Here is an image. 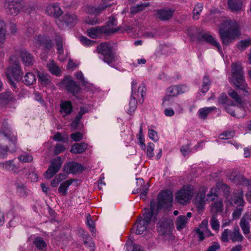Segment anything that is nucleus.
Returning a JSON list of instances; mask_svg holds the SVG:
<instances>
[{"mask_svg": "<svg viewBox=\"0 0 251 251\" xmlns=\"http://www.w3.org/2000/svg\"><path fill=\"white\" fill-rule=\"evenodd\" d=\"M188 221V218L184 215H180L176 218V226L178 230H180L185 227Z\"/></svg>", "mask_w": 251, "mask_h": 251, "instance_id": "nucleus-32", "label": "nucleus"}, {"mask_svg": "<svg viewBox=\"0 0 251 251\" xmlns=\"http://www.w3.org/2000/svg\"><path fill=\"white\" fill-rule=\"evenodd\" d=\"M251 221V215L246 214L242 217L240 222V226L244 234L250 233V222Z\"/></svg>", "mask_w": 251, "mask_h": 251, "instance_id": "nucleus-23", "label": "nucleus"}, {"mask_svg": "<svg viewBox=\"0 0 251 251\" xmlns=\"http://www.w3.org/2000/svg\"><path fill=\"white\" fill-rule=\"evenodd\" d=\"M88 144L85 142L75 143L71 148L70 151L74 154L82 153L87 149Z\"/></svg>", "mask_w": 251, "mask_h": 251, "instance_id": "nucleus-26", "label": "nucleus"}, {"mask_svg": "<svg viewBox=\"0 0 251 251\" xmlns=\"http://www.w3.org/2000/svg\"><path fill=\"white\" fill-rule=\"evenodd\" d=\"M206 188L204 187H201L199 189L195 198V204L199 211L203 209L205 201H208L206 199Z\"/></svg>", "mask_w": 251, "mask_h": 251, "instance_id": "nucleus-19", "label": "nucleus"}, {"mask_svg": "<svg viewBox=\"0 0 251 251\" xmlns=\"http://www.w3.org/2000/svg\"><path fill=\"white\" fill-rule=\"evenodd\" d=\"M137 222L136 234H142L147 230L149 224L147 222L141 220V217L137 218Z\"/></svg>", "mask_w": 251, "mask_h": 251, "instance_id": "nucleus-30", "label": "nucleus"}, {"mask_svg": "<svg viewBox=\"0 0 251 251\" xmlns=\"http://www.w3.org/2000/svg\"><path fill=\"white\" fill-rule=\"evenodd\" d=\"M150 4L149 3H143L140 4H137L136 6H133L130 8V12L131 14H135L139 13L143 10L145 8L149 6Z\"/></svg>", "mask_w": 251, "mask_h": 251, "instance_id": "nucleus-42", "label": "nucleus"}, {"mask_svg": "<svg viewBox=\"0 0 251 251\" xmlns=\"http://www.w3.org/2000/svg\"><path fill=\"white\" fill-rule=\"evenodd\" d=\"M65 146L61 144H57L54 147L53 150V153L55 155H57L65 150Z\"/></svg>", "mask_w": 251, "mask_h": 251, "instance_id": "nucleus-59", "label": "nucleus"}, {"mask_svg": "<svg viewBox=\"0 0 251 251\" xmlns=\"http://www.w3.org/2000/svg\"><path fill=\"white\" fill-rule=\"evenodd\" d=\"M188 90L185 85H173L166 89V95L163 99L162 105L165 107L170 106L171 102H173L172 99L179 94L185 93Z\"/></svg>", "mask_w": 251, "mask_h": 251, "instance_id": "nucleus-7", "label": "nucleus"}, {"mask_svg": "<svg viewBox=\"0 0 251 251\" xmlns=\"http://www.w3.org/2000/svg\"><path fill=\"white\" fill-rule=\"evenodd\" d=\"M226 204L231 205L233 204L237 205L236 209L232 213L233 219H239L243 210V207L245 203L243 199V192L242 190L238 192H234L231 200L225 201Z\"/></svg>", "mask_w": 251, "mask_h": 251, "instance_id": "nucleus-5", "label": "nucleus"}, {"mask_svg": "<svg viewBox=\"0 0 251 251\" xmlns=\"http://www.w3.org/2000/svg\"><path fill=\"white\" fill-rule=\"evenodd\" d=\"M232 81L235 86L243 91V95H248L250 92L249 88L245 82L243 68L241 66L233 64L232 66Z\"/></svg>", "mask_w": 251, "mask_h": 251, "instance_id": "nucleus-3", "label": "nucleus"}, {"mask_svg": "<svg viewBox=\"0 0 251 251\" xmlns=\"http://www.w3.org/2000/svg\"><path fill=\"white\" fill-rule=\"evenodd\" d=\"M6 30L4 22L0 21V42H3L5 39Z\"/></svg>", "mask_w": 251, "mask_h": 251, "instance_id": "nucleus-53", "label": "nucleus"}, {"mask_svg": "<svg viewBox=\"0 0 251 251\" xmlns=\"http://www.w3.org/2000/svg\"><path fill=\"white\" fill-rule=\"evenodd\" d=\"M220 189L224 191V195L226 197H228L230 194L229 186L225 183H222L220 185Z\"/></svg>", "mask_w": 251, "mask_h": 251, "instance_id": "nucleus-61", "label": "nucleus"}, {"mask_svg": "<svg viewBox=\"0 0 251 251\" xmlns=\"http://www.w3.org/2000/svg\"><path fill=\"white\" fill-rule=\"evenodd\" d=\"M60 84L68 93H71L74 97L78 99L77 95L80 92L81 88L79 84L75 81L71 76H65Z\"/></svg>", "mask_w": 251, "mask_h": 251, "instance_id": "nucleus-9", "label": "nucleus"}, {"mask_svg": "<svg viewBox=\"0 0 251 251\" xmlns=\"http://www.w3.org/2000/svg\"><path fill=\"white\" fill-rule=\"evenodd\" d=\"M53 139L55 141H61L65 143L67 141V139L63 137L61 133L60 132H57L53 136Z\"/></svg>", "mask_w": 251, "mask_h": 251, "instance_id": "nucleus-64", "label": "nucleus"}, {"mask_svg": "<svg viewBox=\"0 0 251 251\" xmlns=\"http://www.w3.org/2000/svg\"><path fill=\"white\" fill-rule=\"evenodd\" d=\"M80 41L84 46H92L94 45L96 41L90 40L84 36L80 37Z\"/></svg>", "mask_w": 251, "mask_h": 251, "instance_id": "nucleus-57", "label": "nucleus"}, {"mask_svg": "<svg viewBox=\"0 0 251 251\" xmlns=\"http://www.w3.org/2000/svg\"><path fill=\"white\" fill-rule=\"evenodd\" d=\"M111 43L108 42L101 43L97 47L98 52L102 56L100 58L110 66L116 68L115 62L118 60L117 56L112 50Z\"/></svg>", "mask_w": 251, "mask_h": 251, "instance_id": "nucleus-4", "label": "nucleus"}, {"mask_svg": "<svg viewBox=\"0 0 251 251\" xmlns=\"http://www.w3.org/2000/svg\"><path fill=\"white\" fill-rule=\"evenodd\" d=\"M49 71L52 74L58 75L60 73L59 67L55 64L53 61H51L47 65Z\"/></svg>", "mask_w": 251, "mask_h": 251, "instance_id": "nucleus-43", "label": "nucleus"}, {"mask_svg": "<svg viewBox=\"0 0 251 251\" xmlns=\"http://www.w3.org/2000/svg\"><path fill=\"white\" fill-rule=\"evenodd\" d=\"M244 237L241 234L239 227L235 226L233 230L225 229L222 232L221 237V240L224 242H228L231 239L233 242H240L243 241Z\"/></svg>", "mask_w": 251, "mask_h": 251, "instance_id": "nucleus-8", "label": "nucleus"}, {"mask_svg": "<svg viewBox=\"0 0 251 251\" xmlns=\"http://www.w3.org/2000/svg\"><path fill=\"white\" fill-rule=\"evenodd\" d=\"M134 92L136 93V100L140 103H142L144 101V97L146 93V88L145 85L142 84L138 88L137 92L134 90Z\"/></svg>", "mask_w": 251, "mask_h": 251, "instance_id": "nucleus-35", "label": "nucleus"}, {"mask_svg": "<svg viewBox=\"0 0 251 251\" xmlns=\"http://www.w3.org/2000/svg\"><path fill=\"white\" fill-rule=\"evenodd\" d=\"M158 231L162 235L171 231L173 227V221L166 218H162L158 221L156 225Z\"/></svg>", "mask_w": 251, "mask_h": 251, "instance_id": "nucleus-18", "label": "nucleus"}, {"mask_svg": "<svg viewBox=\"0 0 251 251\" xmlns=\"http://www.w3.org/2000/svg\"><path fill=\"white\" fill-rule=\"evenodd\" d=\"M0 168L8 171H14L16 168V166L13 160H10L4 162H0Z\"/></svg>", "mask_w": 251, "mask_h": 251, "instance_id": "nucleus-40", "label": "nucleus"}, {"mask_svg": "<svg viewBox=\"0 0 251 251\" xmlns=\"http://www.w3.org/2000/svg\"><path fill=\"white\" fill-rule=\"evenodd\" d=\"M18 159L20 161L23 162H29L33 160L32 156L28 154L21 155L18 157Z\"/></svg>", "mask_w": 251, "mask_h": 251, "instance_id": "nucleus-56", "label": "nucleus"}, {"mask_svg": "<svg viewBox=\"0 0 251 251\" xmlns=\"http://www.w3.org/2000/svg\"><path fill=\"white\" fill-rule=\"evenodd\" d=\"M6 139L9 140L11 144H13L14 146L15 142L17 140L16 137L12 132L10 127L8 124L7 121L4 120L1 126V130L0 131V141Z\"/></svg>", "mask_w": 251, "mask_h": 251, "instance_id": "nucleus-13", "label": "nucleus"}, {"mask_svg": "<svg viewBox=\"0 0 251 251\" xmlns=\"http://www.w3.org/2000/svg\"><path fill=\"white\" fill-rule=\"evenodd\" d=\"M60 112L65 113L66 115L70 114L73 111L72 102L69 101H64L60 103Z\"/></svg>", "mask_w": 251, "mask_h": 251, "instance_id": "nucleus-31", "label": "nucleus"}, {"mask_svg": "<svg viewBox=\"0 0 251 251\" xmlns=\"http://www.w3.org/2000/svg\"><path fill=\"white\" fill-rule=\"evenodd\" d=\"M203 9V4L201 3H199L196 4L193 9V18L194 19L198 20L199 18V16L201 12L202 11Z\"/></svg>", "mask_w": 251, "mask_h": 251, "instance_id": "nucleus-50", "label": "nucleus"}, {"mask_svg": "<svg viewBox=\"0 0 251 251\" xmlns=\"http://www.w3.org/2000/svg\"><path fill=\"white\" fill-rule=\"evenodd\" d=\"M20 56L23 64L26 67L32 66L35 61L33 54L25 49L20 50Z\"/></svg>", "mask_w": 251, "mask_h": 251, "instance_id": "nucleus-22", "label": "nucleus"}, {"mask_svg": "<svg viewBox=\"0 0 251 251\" xmlns=\"http://www.w3.org/2000/svg\"><path fill=\"white\" fill-rule=\"evenodd\" d=\"M0 100L3 103H8L15 100L14 94L10 92L2 93L0 94Z\"/></svg>", "mask_w": 251, "mask_h": 251, "instance_id": "nucleus-38", "label": "nucleus"}, {"mask_svg": "<svg viewBox=\"0 0 251 251\" xmlns=\"http://www.w3.org/2000/svg\"><path fill=\"white\" fill-rule=\"evenodd\" d=\"M85 24L89 25H96L100 23L98 18L97 17L90 18L88 17L86 18L84 21Z\"/></svg>", "mask_w": 251, "mask_h": 251, "instance_id": "nucleus-54", "label": "nucleus"}, {"mask_svg": "<svg viewBox=\"0 0 251 251\" xmlns=\"http://www.w3.org/2000/svg\"><path fill=\"white\" fill-rule=\"evenodd\" d=\"M137 87V82L136 81H132L131 82V99L129 103V108L128 109V113L131 114L137 108V103L138 100H136V93L134 92V89Z\"/></svg>", "mask_w": 251, "mask_h": 251, "instance_id": "nucleus-21", "label": "nucleus"}, {"mask_svg": "<svg viewBox=\"0 0 251 251\" xmlns=\"http://www.w3.org/2000/svg\"><path fill=\"white\" fill-rule=\"evenodd\" d=\"M251 45V40L247 39L245 40H242L240 42V44L238 48L240 50H243L247 47Z\"/></svg>", "mask_w": 251, "mask_h": 251, "instance_id": "nucleus-55", "label": "nucleus"}, {"mask_svg": "<svg viewBox=\"0 0 251 251\" xmlns=\"http://www.w3.org/2000/svg\"><path fill=\"white\" fill-rule=\"evenodd\" d=\"M33 42L37 48L48 50H50L54 45L50 38L40 35L34 37Z\"/></svg>", "mask_w": 251, "mask_h": 251, "instance_id": "nucleus-14", "label": "nucleus"}, {"mask_svg": "<svg viewBox=\"0 0 251 251\" xmlns=\"http://www.w3.org/2000/svg\"><path fill=\"white\" fill-rule=\"evenodd\" d=\"M36 82V76L34 74L31 72L27 73L23 79V82L27 86L33 85Z\"/></svg>", "mask_w": 251, "mask_h": 251, "instance_id": "nucleus-34", "label": "nucleus"}, {"mask_svg": "<svg viewBox=\"0 0 251 251\" xmlns=\"http://www.w3.org/2000/svg\"><path fill=\"white\" fill-rule=\"evenodd\" d=\"M219 34L223 44L227 45L232 39L239 36V25L235 21L225 20L220 26Z\"/></svg>", "mask_w": 251, "mask_h": 251, "instance_id": "nucleus-2", "label": "nucleus"}, {"mask_svg": "<svg viewBox=\"0 0 251 251\" xmlns=\"http://www.w3.org/2000/svg\"><path fill=\"white\" fill-rule=\"evenodd\" d=\"M201 38L207 43L216 47L219 51H221V48L220 44L211 35L203 34L202 35Z\"/></svg>", "mask_w": 251, "mask_h": 251, "instance_id": "nucleus-36", "label": "nucleus"}, {"mask_svg": "<svg viewBox=\"0 0 251 251\" xmlns=\"http://www.w3.org/2000/svg\"><path fill=\"white\" fill-rule=\"evenodd\" d=\"M111 6L110 4H105L103 2L97 6H89L88 11L91 14L99 16L102 13L107 7Z\"/></svg>", "mask_w": 251, "mask_h": 251, "instance_id": "nucleus-25", "label": "nucleus"}, {"mask_svg": "<svg viewBox=\"0 0 251 251\" xmlns=\"http://www.w3.org/2000/svg\"><path fill=\"white\" fill-rule=\"evenodd\" d=\"M24 6L23 0H5V11L9 15H17Z\"/></svg>", "mask_w": 251, "mask_h": 251, "instance_id": "nucleus-10", "label": "nucleus"}, {"mask_svg": "<svg viewBox=\"0 0 251 251\" xmlns=\"http://www.w3.org/2000/svg\"><path fill=\"white\" fill-rule=\"evenodd\" d=\"M173 201V194L168 190L161 191L157 196V202L154 200L150 202V208H145L144 209V218L141 220L147 222L150 224L153 218V222L156 220V216L160 210L162 209H168L172 207Z\"/></svg>", "mask_w": 251, "mask_h": 251, "instance_id": "nucleus-1", "label": "nucleus"}, {"mask_svg": "<svg viewBox=\"0 0 251 251\" xmlns=\"http://www.w3.org/2000/svg\"><path fill=\"white\" fill-rule=\"evenodd\" d=\"M117 25V23L116 21V19L114 17H110L109 18V21L106 23V25L104 26H107L108 28L114 30V31L110 32L111 33H114L117 31H118L119 29V27H117L116 28H114L112 27L116 26Z\"/></svg>", "mask_w": 251, "mask_h": 251, "instance_id": "nucleus-41", "label": "nucleus"}, {"mask_svg": "<svg viewBox=\"0 0 251 251\" xmlns=\"http://www.w3.org/2000/svg\"><path fill=\"white\" fill-rule=\"evenodd\" d=\"M243 0H227L228 7L232 12H238L242 8Z\"/></svg>", "mask_w": 251, "mask_h": 251, "instance_id": "nucleus-29", "label": "nucleus"}, {"mask_svg": "<svg viewBox=\"0 0 251 251\" xmlns=\"http://www.w3.org/2000/svg\"><path fill=\"white\" fill-rule=\"evenodd\" d=\"M47 13L54 17H59L63 13V11L57 3H52L48 5L46 9Z\"/></svg>", "mask_w": 251, "mask_h": 251, "instance_id": "nucleus-24", "label": "nucleus"}, {"mask_svg": "<svg viewBox=\"0 0 251 251\" xmlns=\"http://www.w3.org/2000/svg\"><path fill=\"white\" fill-rule=\"evenodd\" d=\"M214 109V107H204L199 109V117L201 119H205L207 115Z\"/></svg>", "mask_w": 251, "mask_h": 251, "instance_id": "nucleus-45", "label": "nucleus"}, {"mask_svg": "<svg viewBox=\"0 0 251 251\" xmlns=\"http://www.w3.org/2000/svg\"><path fill=\"white\" fill-rule=\"evenodd\" d=\"M149 184L147 183L145 185H144L143 187L141 188L142 191L140 194V198L141 199H144L145 198L147 194L148 193L149 191Z\"/></svg>", "mask_w": 251, "mask_h": 251, "instance_id": "nucleus-63", "label": "nucleus"}, {"mask_svg": "<svg viewBox=\"0 0 251 251\" xmlns=\"http://www.w3.org/2000/svg\"><path fill=\"white\" fill-rule=\"evenodd\" d=\"M75 180L70 179L62 183L58 188V192L63 196H66L67 194V190L69 186H70Z\"/></svg>", "mask_w": 251, "mask_h": 251, "instance_id": "nucleus-37", "label": "nucleus"}, {"mask_svg": "<svg viewBox=\"0 0 251 251\" xmlns=\"http://www.w3.org/2000/svg\"><path fill=\"white\" fill-rule=\"evenodd\" d=\"M216 216L213 215L210 221L211 228L215 230H219L220 228V223L216 217Z\"/></svg>", "mask_w": 251, "mask_h": 251, "instance_id": "nucleus-51", "label": "nucleus"}, {"mask_svg": "<svg viewBox=\"0 0 251 251\" xmlns=\"http://www.w3.org/2000/svg\"><path fill=\"white\" fill-rule=\"evenodd\" d=\"M81 236L84 241V244L89 248L91 251L95 250V246L94 243L92 241L91 238L89 237L88 233L82 231Z\"/></svg>", "mask_w": 251, "mask_h": 251, "instance_id": "nucleus-33", "label": "nucleus"}, {"mask_svg": "<svg viewBox=\"0 0 251 251\" xmlns=\"http://www.w3.org/2000/svg\"><path fill=\"white\" fill-rule=\"evenodd\" d=\"M71 138L75 142L80 141L83 138V134L80 132L73 133L70 135Z\"/></svg>", "mask_w": 251, "mask_h": 251, "instance_id": "nucleus-58", "label": "nucleus"}, {"mask_svg": "<svg viewBox=\"0 0 251 251\" xmlns=\"http://www.w3.org/2000/svg\"><path fill=\"white\" fill-rule=\"evenodd\" d=\"M84 170V168L82 165L75 161L65 163L63 168V171L67 175L78 174Z\"/></svg>", "mask_w": 251, "mask_h": 251, "instance_id": "nucleus-17", "label": "nucleus"}, {"mask_svg": "<svg viewBox=\"0 0 251 251\" xmlns=\"http://www.w3.org/2000/svg\"><path fill=\"white\" fill-rule=\"evenodd\" d=\"M210 84V81L209 78L207 76H204L200 92L202 94H205L209 90Z\"/></svg>", "mask_w": 251, "mask_h": 251, "instance_id": "nucleus-49", "label": "nucleus"}, {"mask_svg": "<svg viewBox=\"0 0 251 251\" xmlns=\"http://www.w3.org/2000/svg\"><path fill=\"white\" fill-rule=\"evenodd\" d=\"M227 93L229 96L234 100L235 102L238 104H241L242 99L235 90L230 89L228 90Z\"/></svg>", "mask_w": 251, "mask_h": 251, "instance_id": "nucleus-48", "label": "nucleus"}, {"mask_svg": "<svg viewBox=\"0 0 251 251\" xmlns=\"http://www.w3.org/2000/svg\"><path fill=\"white\" fill-rule=\"evenodd\" d=\"M154 144L151 142H150L147 145V154L149 157H152L153 155L154 150Z\"/></svg>", "mask_w": 251, "mask_h": 251, "instance_id": "nucleus-60", "label": "nucleus"}, {"mask_svg": "<svg viewBox=\"0 0 251 251\" xmlns=\"http://www.w3.org/2000/svg\"><path fill=\"white\" fill-rule=\"evenodd\" d=\"M114 31L107 26H96L94 27H90L87 30L88 36L92 39H97L102 34L109 35L110 32Z\"/></svg>", "mask_w": 251, "mask_h": 251, "instance_id": "nucleus-16", "label": "nucleus"}, {"mask_svg": "<svg viewBox=\"0 0 251 251\" xmlns=\"http://www.w3.org/2000/svg\"><path fill=\"white\" fill-rule=\"evenodd\" d=\"M76 22V16L74 14H70L65 15L61 20L56 21L59 27L64 29L74 27Z\"/></svg>", "mask_w": 251, "mask_h": 251, "instance_id": "nucleus-15", "label": "nucleus"}, {"mask_svg": "<svg viewBox=\"0 0 251 251\" xmlns=\"http://www.w3.org/2000/svg\"><path fill=\"white\" fill-rule=\"evenodd\" d=\"M192 148L189 147V145L182 146L180 148V151L184 156H186L189 153L193 152Z\"/></svg>", "mask_w": 251, "mask_h": 251, "instance_id": "nucleus-62", "label": "nucleus"}, {"mask_svg": "<svg viewBox=\"0 0 251 251\" xmlns=\"http://www.w3.org/2000/svg\"><path fill=\"white\" fill-rule=\"evenodd\" d=\"M5 75L11 86L14 89L16 88L17 85L14 80L17 82L20 81L23 76L19 63L15 61L12 65L9 66L5 72Z\"/></svg>", "mask_w": 251, "mask_h": 251, "instance_id": "nucleus-6", "label": "nucleus"}, {"mask_svg": "<svg viewBox=\"0 0 251 251\" xmlns=\"http://www.w3.org/2000/svg\"><path fill=\"white\" fill-rule=\"evenodd\" d=\"M193 195L192 187L191 186H186L176 193V199L179 203L185 204L191 199Z\"/></svg>", "mask_w": 251, "mask_h": 251, "instance_id": "nucleus-12", "label": "nucleus"}, {"mask_svg": "<svg viewBox=\"0 0 251 251\" xmlns=\"http://www.w3.org/2000/svg\"><path fill=\"white\" fill-rule=\"evenodd\" d=\"M38 78L39 81L43 84H49L50 82V76L47 74L38 72Z\"/></svg>", "mask_w": 251, "mask_h": 251, "instance_id": "nucleus-47", "label": "nucleus"}, {"mask_svg": "<svg viewBox=\"0 0 251 251\" xmlns=\"http://www.w3.org/2000/svg\"><path fill=\"white\" fill-rule=\"evenodd\" d=\"M156 17L161 21L171 19L174 14L175 10L172 8H164L155 11Z\"/></svg>", "mask_w": 251, "mask_h": 251, "instance_id": "nucleus-20", "label": "nucleus"}, {"mask_svg": "<svg viewBox=\"0 0 251 251\" xmlns=\"http://www.w3.org/2000/svg\"><path fill=\"white\" fill-rule=\"evenodd\" d=\"M208 221L203 220L201 222L199 226L195 229L197 234H198L199 240L202 241L204 239V232L207 230Z\"/></svg>", "mask_w": 251, "mask_h": 251, "instance_id": "nucleus-27", "label": "nucleus"}, {"mask_svg": "<svg viewBox=\"0 0 251 251\" xmlns=\"http://www.w3.org/2000/svg\"><path fill=\"white\" fill-rule=\"evenodd\" d=\"M233 181L235 183H240L245 186L251 185V179L245 178L243 176L236 175L234 176Z\"/></svg>", "mask_w": 251, "mask_h": 251, "instance_id": "nucleus-39", "label": "nucleus"}, {"mask_svg": "<svg viewBox=\"0 0 251 251\" xmlns=\"http://www.w3.org/2000/svg\"><path fill=\"white\" fill-rule=\"evenodd\" d=\"M138 139L141 148L144 150H145V149L146 148V146L145 144V138L143 133V128L142 125L140 126V127Z\"/></svg>", "mask_w": 251, "mask_h": 251, "instance_id": "nucleus-52", "label": "nucleus"}, {"mask_svg": "<svg viewBox=\"0 0 251 251\" xmlns=\"http://www.w3.org/2000/svg\"><path fill=\"white\" fill-rule=\"evenodd\" d=\"M223 211V203L221 200H218L211 203L210 212L213 215L216 216Z\"/></svg>", "mask_w": 251, "mask_h": 251, "instance_id": "nucleus-28", "label": "nucleus"}, {"mask_svg": "<svg viewBox=\"0 0 251 251\" xmlns=\"http://www.w3.org/2000/svg\"><path fill=\"white\" fill-rule=\"evenodd\" d=\"M54 40L57 46V51L58 54H62L64 52L63 50V41L61 37L59 35H56L55 37Z\"/></svg>", "mask_w": 251, "mask_h": 251, "instance_id": "nucleus-44", "label": "nucleus"}, {"mask_svg": "<svg viewBox=\"0 0 251 251\" xmlns=\"http://www.w3.org/2000/svg\"><path fill=\"white\" fill-rule=\"evenodd\" d=\"M63 161L60 156H57L51 159L50 165L44 174L46 178H51L54 175L60 170L62 165Z\"/></svg>", "mask_w": 251, "mask_h": 251, "instance_id": "nucleus-11", "label": "nucleus"}, {"mask_svg": "<svg viewBox=\"0 0 251 251\" xmlns=\"http://www.w3.org/2000/svg\"><path fill=\"white\" fill-rule=\"evenodd\" d=\"M33 244L35 246L40 250H43L47 246L45 241L40 237H37L35 239Z\"/></svg>", "mask_w": 251, "mask_h": 251, "instance_id": "nucleus-46", "label": "nucleus"}]
</instances>
